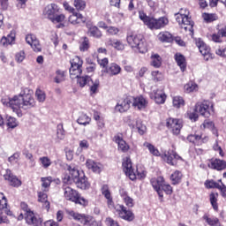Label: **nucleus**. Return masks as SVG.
Listing matches in <instances>:
<instances>
[{
  "mask_svg": "<svg viewBox=\"0 0 226 226\" xmlns=\"http://www.w3.org/2000/svg\"><path fill=\"white\" fill-rule=\"evenodd\" d=\"M187 140L192 144H203L204 142H207L209 139L203 135L190 134L187 136Z\"/></svg>",
  "mask_w": 226,
  "mask_h": 226,
  "instance_id": "26",
  "label": "nucleus"
},
{
  "mask_svg": "<svg viewBox=\"0 0 226 226\" xmlns=\"http://www.w3.org/2000/svg\"><path fill=\"white\" fill-rule=\"evenodd\" d=\"M75 185L77 188H79L80 190H89L91 184H89V181H87V177H86L85 175H80L76 180Z\"/></svg>",
  "mask_w": 226,
  "mask_h": 226,
  "instance_id": "25",
  "label": "nucleus"
},
{
  "mask_svg": "<svg viewBox=\"0 0 226 226\" xmlns=\"http://www.w3.org/2000/svg\"><path fill=\"white\" fill-rule=\"evenodd\" d=\"M17 34L14 30H11V33L7 36H3L0 40L1 45L3 47H8V45H15V38Z\"/></svg>",
  "mask_w": 226,
  "mask_h": 226,
  "instance_id": "24",
  "label": "nucleus"
},
{
  "mask_svg": "<svg viewBox=\"0 0 226 226\" xmlns=\"http://www.w3.org/2000/svg\"><path fill=\"white\" fill-rule=\"evenodd\" d=\"M86 166L87 169L93 170V172H95L96 174H100L102 172V164L95 162L91 159L87 160Z\"/></svg>",
  "mask_w": 226,
  "mask_h": 226,
  "instance_id": "29",
  "label": "nucleus"
},
{
  "mask_svg": "<svg viewBox=\"0 0 226 226\" xmlns=\"http://www.w3.org/2000/svg\"><path fill=\"white\" fill-rule=\"evenodd\" d=\"M59 6L56 4H50L44 8L43 14L51 20L60 11Z\"/></svg>",
  "mask_w": 226,
  "mask_h": 226,
  "instance_id": "19",
  "label": "nucleus"
},
{
  "mask_svg": "<svg viewBox=\"0 0 226 226\" xmlns=\"http://www.w3.org/2000/svg\"><path fill=\"white\" fill-rule=\"evenodd\" d=\"M89 49V39L87 37H84L83 41L79 45V50L81 52H86Z\"/></svg>",
  "mask_w": 226,
  "mask_h": 226,
  "instance_id": "56",
  "label": "nucleus"
},
{
  "mask_svg": "<svg viewBox=\"0 0 226 226\" xmlns=\"http://www.w3.org/2000/svg\"><path fill=\"white\" fill-rule=\"evenodd\" d=\"M33 94H34L33 89L24 87L18 95H14L11 98L4 97L1 102L5 107L11 109L20 117L22 110H28V109L36 107V101H34Z\"/></svg>",
  "mask_w": 226,
  "mask_h": 226,
  "instance_id": "1",
  "label": "nucleus"
},
{
  "mask_svg": "<svg viewBox=\"0 0 226 226\" xmlns=\"http://www.w3.org/2000/svg\"><path fill=\"white\" fill-rule=\"evenodd\" d=\"M19 161H20V153L19 152L14 153L12 155H11L8 158V162L9 163H11V165H17V163H19Z\"/></svg>",
  "mask_w": 226,
  "mask_h": 226,
  "instance_id": "51",
  "label": "nucleus"
},
{
  "mask_svg": "<svg viewBox=\"0 0 226 226\" xmlns=\"http://www.w3.org/2000/svg\"><path fill=\"white\" fill-rule=\"evenodd\" d=\"M176 20L182 29L189 32L191 36H193V20L190 17L188 9H181L178 13L175 14Z\"/></svg>",
  "mask_w": 226,
  "mask_h": 226,
  "instance_id": "7",
  "label": "nucleus"
},
{
  "mask_svg": "<svg viewBox=\"0 0 226 226\" xmlns=\"http://www.w3.org/2000/svg\"><path fill=\"white\" fill-rule=\"evenodd\" d=\"M26 41L33 49L34 52H41V44L36 35L30 34L26 36Z\"/></svg>",
  "mask_w": 226,
  "mask_h": 226,
  "instance_id": "18",
  "label": "nucleus"
},
{
  "mask_svg": "<svg viewBox=\"0 0 226 226\" xmlns=\"http://www.w3.org/2000/svg\"><path fill=\"white\" fill-rule=\"evenodd\" d=\"M151 66L154 68H160L162 66V56L158 54H152L151 55Z\"/></svg>",
  "mask_w": 226,
  "mask_h": 226,
  "instance_id": "41",
  "label": "nucleus"
},
{
  "mask_svg": "<svg viewBox=\"0 0 226 226\" xmlns=\"http://www.w3.org/2000/svg\"><path fill=\"white\" fill-rule=\"evenodd\" d=\"M7 126L8 128L13 130L19 126V121H17V118L13 117H7Z\"/></svg>",
  "mask_w": 226,
  "mask_h": 226,
  "instance_id": "52",
  "label": "nucleus"
},
{
  "mask_svg": "<svg viewBox=\"0 0 226 226\" xmlns=\"http://www.w3.org/2000/svg\"><path fill=\"white\" fill-rule=\"evenodd\" d=\"M4 179L7 181L10 186H13L14 188H19V186L22 185V181H20V179H19L17 176L13 175V173L10 170H5Z\"/></svg>",
  "mask_w": 226,
  "mask_h": 226,
  "instance_id": "16",
  "label": "nucleus"
},
{
  "mask_svg": "<svg viewBox=\"0 0 226 226\" xmlns=\"http://www.w3.org/2000/svg\"><path fill=\"white\" fill-rule=\"evenodd\" d=\"M151 98H153L158 105H162L165 103V100H167V95L162 89L154 90L151 94Z\"/></svg>",
  "mask_w": 226,
  "mask_h": 226,
  "instance_id": "21",
  "label": "nucleus"
},
{
  "mask_svg": "<svg viewBox=\"0 0 226 226\" xmlns=\"http://www.w3.org/2000/svg\"><path fill=\"white\" fill-rule=\"evenodd\" d=\"M161 158L168 163V165H171L172 167L177 165V161L183 162V157L177 154L175 150H169L161 155Z\"/></svg>",
  "mask_w": 226,
  "mask_h": 226,
  "instance_id": "12",
  "label": "nucleus"
},
{
  "mask_svg": "<svg viewBox=\"0 0 226 226\" xmlns=\"http://www.w3.org/2000/svg\"><path fill=\"white\" fill-rule=\"evenodd\" d=\"M144 147H147V149H148L150 154H153V156H160V151L158 150V148L155 147L154 145L146 141L143 144Z\"/></svg>",
  "mask_w": 226,
  "mask_h": 226,
  "instance_id": "42",
  "label": "nucleus"
},
{
  "mask_svg": "<svg viewBox=\"0 0 226 226\" xmlns=\"http://www.w3.org/2000/svg\"><path fill=\"white\" fill-rule=\"evenodd\" d=\"M63 190L64 197L66 200H70L75 204H79L80 206H87V200L80 197V194L77 190L66 185L63 186Z\"/></svg>",
  "mask_w": 226,
  "mask_h": 226,
  "instance_id": "8",
  "label": "nucleus"
},
{
  "mask_svg": "<svg viewBox=\"0 0 226 226\" xmlns=\"http://www.w3.org/2000/svg\"><path fill=\"white\" fill-rule=\"evenodd\" d=\"M203 220L206 221V223L210 226H222V223L220 222V219L215 216H210L207 214H205L203 215Z\"/></svg>",
  "mask_w": 226,
  "mask_h": 226,
  "instance_id": "32",
  "label": "nucleus"
},
{
  "mask_svg": "<svg viewBox=\"0 0 226 226\" xmlns=\"http://www.w3.org/2000/svg\"><path fill=\"white\" fill-rule=\"evenodd\" d=\"M89 91H90V96H94L96 93H98V89L100 88V79H95L88 83Z\"/></svg>",
  "mask_w": 226,
  "mask_h": 226,
  "instance_id": "36",
  "label": "nucleus"
},
{
  "mask_svg": "<svg viewBox=\"0 0 226 226\" xmlns=\"http://www.w3.org/2000/svg\"><path fill=\"white\" fill-rule=\"evenodd\" d=\"M157 40L162 43H172V41H174V37L169 31H162L158 34Z\"/></svg>",
  "mask_w": 226,
  "mask_h": 226,
  "instance_id": "28",
  "label": "nucleus"
},
{
  "mask_svg": "<svg viewBox=\"0 0 226 226\" xmlns=\"http://www.w3.org/2000/svg\"><path fill=\"white\" fill-rule=\"evenodd\" d=\"M39 163L44 170L49 169L52 165V160L49 156H41L39 158Z\"/></svg>",
  "mask_w": 226,
  "mask_h": 226,
  "instance_id": "39",
  "label": "nucleus"
},
{
  "mask_svg": "<svg viewBox=\"0 0 226 226\" xmlns=\"http://www.w3.org/2000/svg\"><path fill=\"white\" fill-rule=\"evenodd\" d=\"M208 167L214 170H225L226 162L220 159H211L209 161Z\"/></svg>",
  "mask_w": 226,
  "mask_h": 226,
  "instance_id": "22",
  "label": "nucleus"
},
{
  "mask_svg": "<svg viewBox=\"0 0 226 226\" xmlns=\"http://www.w3.org/2000/svg\"><path fill=\"white\" fill-rule=\"evenodd\" d=\"M104 72L105 73H108V75H109L110 77H114L121 73V66H119L116 63H112L105 68Z\"/></svg>",
  "mask_w": 226,
  "mask_h": 226,
  "instance_id": "27",
  "label": "nucleus"
},
{
  "mask_svg": "<svg viewBox=\"0 0 226 226\" xmlns=\"http://www.w3.org/2000/svg\"><path fill=\"white\" fill-rule=\"evenodd\" d=\"M161 192L163 193V192L166 193V195H172V186L169 184H167V182L164 183V185H162V188L161 189Z\"/></svg>",
  "mask_w": 226,
  "mask_h": 226,
  "instance_id": "59",
  "label": "nucleus"
},
{
  "mask_svg": "<svg viewBox=\"0 0 226 226\" xmlns=\"http://www.w3.org/2000/svg\"><path fill=\"white\" fill-rule=\"evenodd\" d=\"M120 195L122 197V200L124 202L127 207H133L135 206V202L133 201L132 197L128 195L127 192H122Z\"/></svg>",
  "mask_w": 226,
  "mask_h": 226,
  "instance_id": "37",
  "label": "nucleus"
},
{
  "mask_svg": "<svg viewBox=\"0 0 226 226\" xmlns=\"http://www.w3.org/2000/svg\"><path fill=\"white\" fill-rule=\"evenodd\" d=\"M207 128V130L215 131V124L211 120H205L201 125V128Z\"/></svg>",
  "mask_w": 226,
  "mask_h": 226,
  "instance_id": "63",
  "label": "nucleus"
},
{
  "mask_svg": "<svg viewBox=\"0 0 226 226\" xmlns=\"http://www.w3.org/2000/svg\"><path fill=\"white\" fill-rule=\"evenodd\" d=\"M35 97L37 102H39V103H43L45 102V100H47V94H45V91L37 88L35 91Z\"/></svg>",
  "mask_w": 226,
  "mask_h": 226,
  "instance_id": "45",
  "label": "nucleus"
},
{
  "mask_svg": "<svg viewBox=\"0 0 226 226\" xmlns=\"http://www.w3.org/2000/svg\"><path fill=\"white\" fill-rule=\"evenodd\" d=\"M181 179H183V173L179 170H175L170 175V181L172 182V185H179V183H181Z\"/></svg>",
  "mask_w": 226,
  "mask_h": 226,
  "instance_id": "38",
  "label": "nucleus"
},
{
  "mask_svg": "<svg viewBox=\"0 0 226 226\" xmlns=\"http://www.w3.org/2000/svg\"><path fill=\"white\" fill-rule=\"evenodd\" d=\"M151 185L154 188V190L156 191L158 193L159 198L161 200H163V192H162V188H163V185H165V178L163 177H158L156 178L151 179Z\"/></svg>",
  "mask_w": 226,
  "mask_h": 226,
  "instance_id": "17",
  "label": "nucleus"
},
{
  "mask_svg": "<svg viewBox=\"0 0 226 226\" xmlns=\"http://www.w3.org/2000/svg\"><path fill=\"white\" fill-rule=\"evenodd\" d=\"M126 41L132 50H138L139 54H146L147 51V42L141 34L135 32H128Z\"/></svg>",
  "mask_w": 226,
  "mask_h": 226,
  "instance_id": "4",
  "label": "nucleus"
},
{
  "mask_svg": "<svg viewBox=\"0 0 226 226\" xmlns=\"http://www.w3.org/2000/svg\"><path fill=\"white\" fill-rule=\"evenodd\" d=\"M132 107L137 110H146L147 109V101L144 96L140 95L138 97H132Z\"/></svg>",
  "mask_w": 226,
  "mask_h": 226,
  "instance_id": "20",
  "label": "nucleus"
},
{
  "mask_svg": "<svg viewBox=\"0 0 226 226\" xmlns=\"http://www.w3.org/2000/svg\"><path fill=\"white\" fill-rule=\"evenodd\" d=\"M47 192H38V200L39 202H42L43 204V207H45V209L47 211H49V209H50V202H49L48 199V195L46 194Z\"/></svg>",
  "mask_w": 226,
  "mask_h": 226,
  "instance_id": "35",
  "label": "nucleus"
},
{
  "mask_svg": "<svg viewBox=\"0 0 226 226\" xmlns=\"http://www.w3.org/2000/svg\"><path fill=\"white\" fill-rule=\"evenodd\" d=\"M80 171H79V168L75 166V164L66 165L65 173L64 175V183L65 185H72L75 180L81 176Z\"/></svg>",
  "mask_w": 226,
  "mask_h": 226,
  "instance_id": "10",
  "label": "nucleus"
},
{
  "mask_svg": "<svg viewBox=\"0 0 226 226\" xmlns=\"http://www.w3.org/2000/svg\"><path fill=\"white\" fill-rule=\"evenodd\" d=\"M151 75L154 82H162L163 80V73L160 72V71H153Z\"/></svg>",
  "mask_w": 226,
  "mask_h": 226,
  "instance_id": "53",
  "label": "nucleus"
},
{
  "mask_svg": "<svg viewBox=\"0 0 226 226\" xmlns=\"http://www.w3.org/2000/svg\"><path fill=\"white\" fill-rule=\"evenodd\" d=\"M79 222H80V223H82L83 225H90L91 222H93V216L81 215V217H79Z\"/></svg>",
  "mask_w": 226,
  "mask_h": 226,
  "instance_id": "55",
  "label": "nucleus"
},
{
  "mask_svg": "<svg viewBox=\"0 0 226 226\" xmlns=\"http://www.w3.org/2000/svg\"><path fill=\"white\" fill-rule=\"evenodd\" d=\"M173 107L176 109H181V107H185V99L182 96L177 95L172 98Z\"/></svg>",
  "mask_w": 226,
  "mask_h": 226,
  "instance_id": "44",
  "label": "nucleus"
},
{
  "mask_svg": "<svg viewBox=\"0 0 226 226\" xmlns=\"http://www.w3.org/2000/svg\"><path fill=\"white\" fill-rule=\"evenodd\" d=\"M139 17L144 25L151 30L163 29V27L169 25V19H167V17L154 19V17L147 16L144 11H139Z\"/></svg>",
  "mask_w": 226,
  "mask_h": 226,
  "instance_id": "5",
  "label": "nucleus"
},
{
  "mask_svg": "<svg viewBox=\"0 0 226 226\" xmlns=\"http://www.w3.org/2000/svg\"><path fill=\"white\" fill-rule=\"evenodd\" d=\"M73 5L76 8V10H78V11H82L83 10L86 9V1L74 0Z\"/></svg>",
  "mask_w": 226,
  "mask_h": 226,
  "instance_id": "54",
  "label": "nucleus"
},
{
  "mask_svg": "<svg viewBox=\"0 0 226 226\" xmlns=\"http://www.w3.org/2000/svg\"><path fill=\"white\" fill-rule=\"evenodd\" d=\"M8 200L3 192H0V211L5 215H11V211L8 210Z\"/></svg>",
  "mask_w": 226,
  "mask_h": 226,
  "instance_id": "30",
  "label": "nucleus"
},
{
  "mask_svg": "<svg viewBox=\"0 0 226 226\" xmlns=\"http://www.w3.org/2000/svg\"><path fill=\"white\" fill-rule=\"evenodd\" d=\"M107 45L113 47L116 50H124V43L117 39H109Z\"/></svg>",
  "mask_w": 226,
  "mask_h": 226,
  "instance_id": "31",
  "label": "nucleus"
},
{
  "mask_svg": "<svg viewBox=\"0 0 226 226\" xmlns=\"http://www.w3.org/2000/svg\"><path fill=\"white\" fill-rule=\"evenodd\" d=\"M166 126L171 130L173 135H179L181 128H183V120L170 117L166 120Z\"/></svg>",
  "mask_w": 226,
  "mask_h": 226,
  "instance_id": "13",
  "label": "nucleus"
},
{
  "mask_svg": "<svg viewBox=\"0 0 226 226\" xmlns=\"http://www.w3.org/2000/svg\"><path fill=\"white\" fill-rule=\"evenodd\" d=\"M202 17L203 20L207 24L215 22V20H218V16L215 13H203Z\"/></svg>",
  "mask_w": 226,
  "mask_h": 226,
  "instance_id": "48",
  "label": "nucleus"
},
{
  "mask_svg": "<svg viewBox=\"0 0 226 226\" xmlns=\"http://www.w3.org/2000/svg\"><path fill=\"white\" fill-rule=\"evenodd\" d=\"M82 64L84 62L80 59L79 56H74L71 60V68L69 70L71 79H78V84L80 87H85L89 86L92 79L89 76H80L82 75Z\"/></svg>",
  "mask_w": 226,
  "mask_h": 226,
  "instance_id": "3",
  "label": "nucleus"
},
{
  "mask_svg": "<svg viewBox=\"0 0 226 226\" xmlns=\"http://www.w3.org/2000/svg\"><path fill=\"white\" fill-rule=\"evenodd\" d=\"M101 192L107 200L108 207L109 209H114V213L115 215H117L118 218L125 220V222H133V220H135V214H133L132 210H127L124 205H114V200H112L110 190H109V185H102Z\"/></svg>",
  "mask_w": 226,
  "mask_h": 226,
  "instance_id": "2",
  "label": "nucleus"
},
{
  "mask_svg": "<svg viewBox=\"0 0 226 226\" xmlns=\"http://www.w3.org/2000/svg\"><path fill=\"white\" fill-rule=\"evenodd\" d=\"M195 43L200 54L204 56L205 61H209L211 59V48L200 39H196Z\"/></svg>",
  "mask_w": 226,
  "mask_h": 226,
  "instance_id": "15",
  "label": "nucleus"
},
{
  "mask_svg": "<svg viewBox=\"0 0 226 226\" xmlns=\"http://www.w3.org/2000/svg\"><path fill=\"white\" fill-rule=\"evenodd\" d=\"M56 137L59 140H63L64 139V129L63 128V124L57 125Z\"/></svg>",
  "mask_w": 226,
  "mask_h": 226,
  "instance_id": "60",
  "label": "nucleus"
},
{
  "mask_svg": "<svg viewBox=\"0 0 226 226\" xmlns=\"http://www.w3.org/2000/svg\"><path fill=\"white\" fill-rule=\"evenodd\" d=\"M132 128H137L138 132L139 135H144L146 133L147 128L142 124V121L140 119L136 120V124H130Z\"/></svg>",
  "mask_w": 226,
  "mask_h": 226,
  "instance_id": "43",
  "label": "nucleus"
},
{
  "mask_svg": "<svg viewBox=\"0 0 226 226\" xmlns=\"http://www.w3.org/2000/svg\"><path fill=\"white\" fill-rule=\"evenodd\" d=\"M64 19H66L64 14H56L50 20L53 22V24H61V22H64Z\"/></svg>",
  "mask_w": 226,
  "mask_h": 226,
  "instance_id": "58",
  "label": "nucleus"
},
{
  "mask_svg": "<svg viewBox=\"0 0 226 226\" xmlns=\"http://www.w3.org/2000/svg\"><path fill=\"white\" fill-rule=\"evenodd\" d=\"M175 60L181 72H185V70H186V58L185 56L181 55L180 53H177L175 55Z\"/></svg>",
  "mask_w": 226,
  "mask_h": 226,
  "instance_id": "33",
  "label": "nucleus"
},
{
  "mask_svg": "<svg viewBox=\"0 0 226 226\" xmlns=\"http://www.w3.org/2000/svg\"><path fill=\"white\" fill-rule=\"evenodd\" d=\"M21 209L24 211L25 220L28 225L42 226L43 220L39 215H34V212L31 211L27 207V204L21 203Z\"/></svg>",
  "mask_w": 226,
  "mask_h": 226,
  "instance_id": "9",
  "label": "nucleus"
},
{
  "mask_svg": "<svg viewBox=\"0 0 226 226\" xmlns=\"http://www.w3.org/2000/svg\"><path fill=\"white\" fill-rule=\"evenodd\" d=\"M206 188H217L220 186V184L215 182V180H207L205 182Z\"/></svg>",
  "mask_w": 226,
  "mask_h": 226,
  "instance_id": "62",
  "label": "nucleus"
},
{
  "mask_svg": "<svg viewBox=\"0 0 226 226\" xmlns=\"http://www.w3.org/2000/svg\"><path fill=\"white\" fill-rule=\"evenodd\" d=\"M78 124H81L83 126H87V124H91V118L85 113H81L77 119Z\"/></svg>",
  "mask_w": 226,
  "mask_h": 226,
  "instance_id": "40",
  "label": "nucleus"
},
{
  "mask_svg": "<svg viewBox=\"0 0 226 226\" xmlns=\"http://www.w3.org/2000/svg\"><path fill=\"white\" fill-rule=\"evenodd\" d=\"M217 31L222 38H226V25H218Z\"/></svg>",
  "mask_w": 226,
  "mask_h": 226,
  "instance_id": "64",
  "label": "nucleus"
},
{
  "mask_svg": "<svg viewBox=\"0 0 226 226\" xmlns=\"http://www.w3.org/2000/svg\"><path fill=\"white\" fill-rule=\"evenodd\" d=\"M26 59V52L24 50H20L16 53L15 55V60L17 63H22Z\"/></svg>",
  "mask_w": 226,
  "mask_h": 226,
  "instance_id": "61",
  "label": "nucleus"
},
{
  "mask_svg": "<svg viewBox=\"0 0 226 226\" xmlns=\"http://www.w3.org/2000/svg\"><path fill=\"white\" fill-rule=\"evenodd\" d=\"M114 141L118 146V151H121L122 153H128V151H130V145L124 141L121 135L115 136Z\"/></svg>",
  "mask_w": 226,
  "mask_h": 226,
  "instance_id": "23",
  "label": "nucleus"
},
{
  "mask_svg": "<svg viewBox=\"0 0 226 226\" xmlns=\"http://www.w3.org/2000/svg\"><path fill=\"white\" fill-rule=\"evenodd\" d=\"M56 76L55 77V82L56 84H61V82H64L65 79H66V74L64 71H56Z\"/></svg>",
  "mask_w": 226,
  "mask_h": 226,
  "instance_id": "49",
  "label": "nucleus"
},
{
  "mask_svg": "<svg viewBox=\"0 0 226 226\" xmlns=\"http://www.w3.org/2000/svg\"><path fill=\"white\" fill-rule=\"evenodd\" d=\"M209 200L213 209H215V211H218V193H210Z\"/></svg>",
  "mask_w": 226,
  "mask_h": 226,
  "instance_id": "46",
  "label": "nucleus"
},
{
  "mask_svg": "<svg viewBox=\"0 0 226 226\" xmlns=\"http://www.w3.org/2000/svg\"><path fill=\"white\" fill-rule=\"evenodd\" d=\"M132 97H124L120 99L115 106V110L121 114H123V112H128V110H130V106L132 103Z\"/></svg>",
  "mask_w": 226,
  "mask_h": 226,
  "instance_id": "14",
  "label": "nucleus"
},
{
  "mask_svg": "<svg viewBox=\"0 0 226 226\" xmlns=\"http://www.w3.org/2000/svg\"><path fill=\"white\" fill-rule=\"evenodd\" d=\"M196 112H199L204 117H209L215 114V108L209 101H203L202 102H197L195 105Z\"/></svg>",
  "mask_w": 226,
  "mask_h": 226,
  "instance_id": "11",
  "label": "nucleus"
},
{
  "mask_svg": "<svg viewBox=\"0 0 226 226\" xmlns=\"http://www.w3.org/2000/svg\"><path fill=\"white\" fill-rule=\"evenodd\" d=\"M122 167L124 169V172L128 176L131 181H135V179H144L147 174L143 168H138L136 171L133 170L132 159L130 157L124 158Z\"/></svg>",
  "mask_w": 226,
  "mask_h": 226,
  "instance_id": "6",
  "label": "nucleus"
},
{
  "mask_svg": "<svg viewBox=\"0 0 226 226\" xmlns=\"http://www.w3.org/2000/svg\"><path fill=\"white\" fill-rule=\"evenodd\" d=\"M222 38L223 37L220 34V32L217 30V33L210 34L209 40H211V41H214L215 43H222V41H223Z\"/></svg>",
  "mask_w": 226,
  "mask_h": 226,
  "instance_id": "57",
  "label": "nucleus"
},
{
  "mask_svg": "<svg viewBox=\"0 0 226 226\" xmlns=\"http://www.w3.org/2000/svg\"><path fill=\"white\" fill-rule=\"evenodd\" d=\"M88 33L94 38H102V31H100L98 26H90L89 29H88Z\"/></svg>",
  "mask_w": 226,
  "mask_h": 226,
  "instance_id": "50",
  "label": "nucleus"
},
{
  "mask_svg": "<svg viewBox=\"0 0 226 226\" xmlns=\"http://www.w3.org/2000/svg\"><path fill=\"white\" fill-rule=\"evenodd\" d=\"M184 89L185 93H195V91H199V86L191 81L185 85Z\"/></svg>",
  "mask_w": 226,
  "mask_h": 226,
  "instance_id": "47",
  "label": "nucleus"
},
{
  "mask_svg": "<svg viewBox=\"0 0 226 226\" xmlns=\"http://www.w3.org/2000/svg\"><path fill=\"white\" fill-rule=\"evenodd\" d=\"M52 181H54L52 177H41V191L42 192H49V190H50V185H52Z\"/></svg>",
  "mask_w": 226,
  "mask_h": 226,
  "instance_id": "34",
  "label": "nucleus"
}]
</instances>
